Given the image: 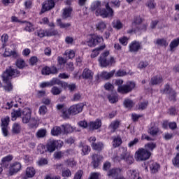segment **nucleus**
<instances>
[{"instance_id":"nucleus-1","label":"nucleus","mask_w":179,"mask_h":179,"mask_svg":"<svg viewBox=\"0 0 179 179\" xmlns=\"http://www.w3.org/2000/svg\"><path fill=\"white\" fill-rule=\"evenodd\" d=\"M106 9L101 8V3L100 1H95L92 4V10H96V16H101V17H113L114 16V10L110 8L108 3L106 5Z\"/></svg>"},{"instance_id":"nucleus-2","label":"nucleus","mask_w":179,"mask_h":179,"mask_svg":"<svg viewBox=\"0 0 179 179\" xmlns=\"http://www.w3.org/2000/svg\"><path fill=\"white\" fill-rule=\"evenodd\" d=\"M20 75V71H17V69H13L12 68H9L2 74V78L3 82L7 83L6 86H4V90L6 92H10L12 90V84L9 83V80L12 79V77L16 78V76H19Z\"/></svg>"},{"instance_id":"nucleus-3","label":"nucleus","mask_w":179,"mask_h":179,"mask_svg":"<svg viewBox=\"0 0 179 179\" xmlns=\"http://www.w3.org/2000/svg\"><path fill=\"white\" fill-rule=\"evenodd\" d=\"M122 83H124V80L121 79L115 80V85L118 86L117 92L122 94L131 93V92L135 89V86H136L135 83L132 81H128L126 84L122 85Z\"/></svg>"},{"instance_id":"nucleus-4","label":"nucleus","mask_w":179,"mask_h":179,"mask_svg":"<svg viewBox=\"0 0 179 179\" xmlns=\"http://www.w3.org/2000/svg\"><path fill=\"white\" fill-rule=\"evenodd\" d=\"M150 156H152V153L145 148H139L135 153V159L137 162H145Z\"/></svg>"},{"instance_id":"nucleus-5","label":"nucleus","mask_w":179,"mask_h":179,"mask_svg":"<svg viewBox=\"0 0 179 179\" xmlns=\"http://www.w3.org/2000/svg\"><path fill=\"white\" fill-rule=\"evenodd\" d=\"M108 55H110L109 51L104 52L102 55H101L99 58L101 66L106 68L113 65V64H115V59H114L113 57H110L109 60H107V57H108Z\"/></svg>"},{"instance_id":"nucleus-6","label":"nucleus","mask_w":179,"mask_h":179,"mask_svg":"<svg viewBox=\"0 0 179 179\" xmlns=\"http://www.w3.org/2000/svg\"><path fill=\"white\" fill-rule=\"evenodd\" d=\"M161 93L169 94V99L171 101H176L177 100V92H176L174 90L171 89L169 85H166L165 88L164 90H161Z\"/></svg>"},{"instance_id":"nucleus-7","label":"nucleus","mask_w":179,"mask_h":179,"mask_svg":"<svg viewBox=\"0 0 179 179\" xmlns=\"http://www.w3.org/2000/svg\"><path fill=\"white\" fill-rule=\"evenodd\" d=\"M63 144L64 143L61 141L50 140L46 145L48 152L52 153V152L55 150L56 148H62Z\"/></svg>"},{"instance_id":"nucleus-8","label":"nucleus","mask_w":179,"mask_h":179,"mask_svg":"<svg viewBox=\"0 0 179 179\" xmlns=\"http://www.w3.org/2000/svg\"><path fill=\"white\" fill-rule=\"evenodd\" d=\"M120 152L122 153V159H123V160H124L127 164H132V163H134V157L129 155L127 151V148L121 147L120 148Z\"/></svg>"},{"instance_id":"nucleus-9","label":"nucleus","mask_w":179,"mask_h":179,"mask_svg":"<svg viewBox=\"0 0 179 179\" xmlns=\"http://www.w3.org/2000/svg\"><path fill=\"white\" fill-rule=\"evenodd\" d=\"M21 118L23 124H29L31 119V110L29 108H24L22 111Z\"/></svg>"},{"instance_id":"nucleus-10","label":"nucleus","mask_w":179,"mask_h":179,"mask_svg":"<svg viewBox=\"0 0 179 179\" xmlns=\"http://www.w3.org/2000/svg\"><path fill=\"white\" fill-rule=\"evenodd\" d=\"M1 130L3 134V136H9V131L8 130V127L9 125L10 118L9 116L1 118Z\"/></svg>"},{"instance_id":"nucleus-11","label":"nucleus","mask_w":179,"mask_h":179,"mask_svg":"<svg viewBox=\"0 0 179 179\" xmlns=\"http://www.w3.org/2000/svg\"><path fill=\"white\" fill-rule=\"evenodd\" d=\"M103 39L102 36L94 34L87 41V45H89V47H94L95 45H97V44H100V43H103Z\"/></svg>"},{"instance_id":"nucleus-12","label":"nucleus","mask_w":179,"mask_h":179,"mask_svg":"<svg viewBox=\"0 0 179 179\" xmlns=\"http://www.w3.org/2000/svg\"><path fill=\"white\" fill-rule=\"evenodd\" d=\"M83 107H85V105L82 103L75 104V105L71 106L69 108V111L73 115H76V114H79V113H82V111L83 110Z\"/></svg>"},{"instance_id":"nucleus-13","label":"nucleus","mask_w":179,"mask_h":179,"mask_svg":"<svg viewBox=\"0 0 179 179\" xmlns=\"http://www.w3.org/2000/svg\"><path fill=\"white\" fill-rule=\"evenodd\" d=\"M55 6V3L54 2V0H48L45 1L42 6L41 13H44V12H47L48 10H51Z\"/></svg>"},{"instance_id":"nucleus-14","label":"nucleus","mask_w":179,"mask_h":179,"mask_svg":"<svg viewBox=\"0 0 179 179\" xmlns=\"http://www.w3.org/2000/svg\"><path fill=\"white\" fill-rule=\"evenodd\" d=\"M129 51L130 52H138L141 48H142V45L141 43L136 41H134L133 42L131 43L129 45Z\"/></svg>"},{"instance_id":"nucleus-15","label":"nucleus","mask_w":179,"mask_h":179,"mask_svg":"<svg viewBox=\"0 0 179 179\" xmlns=\"http://www.w3.org/2000/svg\"><path fill=\"white\" fill-rule=\"evenodd\" d=\"M22 169V164L19 162H15L11 165L10 168L9 174L10 176H13V174H16L18 171H20Z\"/></svg>"},{"instance_id":"nucleus-16","label":"nucleus","mask_w":179,"mask_h":179,"mask_svg":"<svg viewBox=\"0 0 179 179\" xmlns=\"http://www.w3.org/2000/svg\"><path fill=\"white\" fill-rule=\"evenodd\" d=\"M101 159H103L101 155H99L97 154H94L92 155V164L93 165L94 169H97V167L100 166V162L101 161Z\"/></svg>"},{"instance_id":"nucleus-17","label":"nucleus","mask_w":179,"mask_h":179,"mask_svg":"<svg viewBox=\"0 0 179 179\" xmlns=\"http://www.w3.org/2000/svg\"><path fill=\"white\" fill-rule=\"evenodd\" d=\"M101 127V120L97 119L95 120V122H91L89 124V128L91 131H93L94 129H99Z\"/></svg>"},{"instance_id":"nucleus-18","label":"nucleus","mask_w":179,"mask_h":179,"mask_svg":"<svg viewBox=\"0 0 179 179\" xmlns=\"http://www.w3.org/2000/svg\"><path fill=\"white\" fill-rule=\"evenodd\" d=\"M82 76L83 79H93V72H92L89 69H85Z\"/></svg>"},{"instance_id":"nucleus-19","label":"nucleus","mask_w":179,"mask_h":179,"mask_svg":"<svg viewBox=\"0 0 179 179\" xmlns=\"http://www.w3.org/2000/svg\"><path fill=\"white\" fill-rule=\"evenodd\" d=\"M163 82V77L161 76H156L155 77H152L150 80V83L152 85H160Z\"/></svg>"},{"instance_id":"nucleus-20","label":"nucleus","mask_w":179,"mask_h":179,"mask_svg":"<svg viewBox=\"0 0 179 179\" xmlns=\"http://www.w3.org/2000/svg\"><path fill=\"white\" fill-rule=\"evenodd\" d=\"M72 15V8L69 7L64 9L62 17L63 19H68V17H71Z\"/></svg>"},{"instance_id":"nucleus-21","label":"nucleus","mask_w":179,"mask_h":179,"mask_svg":"<svg viewBox=\"0 0 179 179\" xmlns=\"http://www.w3.org/2000/svg\"><path fill=\"white\" fill-rule=\"evenodd\" d=\"M113 148H118L122 143V139H121V136H113Z\"/></svg>"},{"instance_id":"nucleus-22","label":"nucleus","mask_w":179,"mask_h":179,"mask_svg":"<svg viewBox=\"0 0 179 179\" xmlns=\"http://www.w3.org/2000/svg\"><path fill=\"white\" fill-rule=\"evenodd\" d=\"M114 73H115V71H111L109 73L107 71H103L101 73V78H102V79L108 80L113 78V76H114Z\"/></svg>"},{"instance_id":"nucleus-23","label":"nucleus","mask_w":179,"mask_h":179,"mask_svg":"<svg viewBox=\"0 0 179 179\" xmlns=\"http://www.w3.org/2000/svg\"><path fill=\"white\" fill-rule=\"evenodd\" d=\"M104 48H106V45H102L99 48H97L93 50V51L91 54V57L96 58V57H97V55H99V51H103V50H104Z\"/></svg>"},{"instance_id":"nucleus-24","label":"nucleus","mask_w":179,"mask_h":179,"mask_svg":"<svg viewBox=\"0 0 179 179\" xmlns=\"http://www.w3.org/2000/svg\"><path fill=\"white\" fill-rule=\"evenodd\" d=\"M121 173V169H113L108 171V176L109 177H118L120 176V173Z\"/></svg>"},{"instance_id":"nucleus-25","label":"nucleus","mask_w":179,"mask_h":179,"mask_svg":"<svg viewBox=\"0 0 179 179\" xmlns=\"http://www.w3.org/2000/svg\"><path fill=\"white\" fill-rule=\"evenodd\" d=\"M26 176L28 178H33V176H36V169L33 167L27 168Z\"/></svg>"},{"instance_id":"nucleus-26","label":"nucleus","mask_w":179,"mask_h":179,"mask_svg":"<svg viewBox=\"0 0 179 179\" xmlns=\"http://www.w3.org/2000/svg\"><path fill=\"white\" fill-rule=\"evenodd\" d=\"M120 122L118 120H115L112 122L109 126V129H112V132H115L117 129L120 127Z\"/></svg>"},{"instance_id":"nucleus-27","label":"nucleus","mask_w":179,"mask_h":179,"mask_svg":"<svg viewBox=\"0 0 179 179\" xmlns=\"http://www.w3.org/2000/svg\"><path fill=\"white\" fill-rule=\"evenodd\" d=\"M150 169L152 173H157L159 169H160V165L156 162H151V164H150Z\"/></svg>"},{"instance_id":"nucleus-28","label":"nucleus","mask_w":179,"mask_h":179,"mask_svg":"<svg viewBox=\"0 0 179 179\" xmlns=\"http://www.w3.org/2000/svg\"><path fill=\"white\" fill-rule=\"evenodd\" d=\"M20 131H22V126L19 123H14L12 127L13 134H20Z\"/></svg>"},{"instance_id":"nucleus-29","label":"nucleus","mask_w":179,"mask_h":179,"mask_svg":"<svg viewBox=\"0 0 179 179\" xmlns=\"http://www.w3.org/2000/svg\"><path fill=\"white\" fill-rule=\"evenodd\" d=\"M113 26L114 29H116V30H121L124 27V24L120 20H115L113 22Z\"/></svg>"},{"instance_id":"nucleus-30","label":"nucleus","mask_w":179,"mask_h":179,"mask_svg":"<svg viewBox=\"0 0 179 179\" xmlns=\"http://www.w3.org/2000/svg\"><path fill=\"white\" fill-rule=\"evenodd\" d=\"M178 45H179V38H177L173 40L169 44L171 51H174V50L177 48Z\"/></svg>"},{"instance_id":"nucleus-31","label":"nucleus","mask_w":179,"mask_h":179,"mask_svg":"<svg viewBox=\"0 0 179 179\" xmlns=\"http://www.w3.org/2000/svg\"><path fill=\"white\" fill-rule=\"evenodd\" d=\"M3 55L4 57H12L13 55L15 58H16V57H17V53L15 50L13 51L10 49L6 48Z\"/></svg>"},{"instance_id":"nucleus-32","label":"nucleus","mask_w":179,"mask_h":179,"mask_svg":"<svg viewBox=\"0 0 179 179\" xmlns=\"http://www.w3.org/2000/svg\"><path fill=\"white\" fill-rule=\"evenodd\" d=\"M124 106L126 108H129L131 109L132 108V107H134V106H135V103H134V101L133 100H131L129 99H126L124 101Z\"/></svg>"},{"instance_id":"nucleus-33","label":"nucleus","mask_w":179,"mask_h":179,"mask_svg":"<svg viewBox=\"0 0 179 179\" xmlns=\"http://www.w3.org/2000/svg\"><path fill=\"white\" fill-rule=\"evenodd\" d=\"M57 26L60 27V29H69V27H71L72 24L70 22L68 23H64L61 20V19L57 20Z\"/></svg>"},{"instance_id":"nucleus-34","label":"nucleus","mask_w":179,"mask_h":179,"mask_svg":"<svg viewBox=\"0 0 179 179\" xmlns=\"http://www.w3.org/2000/svg\"><path fill=\"white\" fill-rule=\"evenodd\" d=\"M51 134L54 136H58V135L62 134V130H61V127L56 126L52 129Z\"/></svg>"},{"instance_id":"nucleus-35","label":"nucleus","mask_w":179,"mask_h":179,"mask_svg":"<svg viewBox=\"0 0 179 179\" xmlns=\"http://www.w3.org/2000/svg\"><path fill=\"white\" fill-rule=\"evenodd\" d=\"M71 114L72 113H71L69 109L63 108L62 110V117L64 120H68L71 117Z\"/></svg>"},{"instance_id":"nucleus-36","label":"nucleus","mask_w":179,"mask_h":179,"mask_svg":"<svg viewBox=\"0 0 179 179\" xmlns=\"http://www.w3.org/2000/svg\"><path fill=\"white\" fill-rule=\"evenodd\" d=\"M13 159V157H12V155H8L4 157L1 159V166H8V164L6 163H9V162H12Z\"/></svg>"},{"instance_id":"nucleus-37","label":"nucleus","mask_w":179,"mask_h":179,"mask_svg":"<svg viewBox=\"0 0 179 179\" xmlns=\"http://www.w3.org/2000/svg\"><path fill=\"white\" fill-rule=\"evenodd\" d=\"M156 143H148L145 145V150H147V152H153V150L156 149Z\"/></svg>"},{"instance_id":"nucleus-38","label":"nucleus","mask_w":179,"mask_h":179,"mask_svg":"<svg viewBox=\"0 0 179 179\" xmlns=\"http://www.w3.org/2000/svg\"><path fill=\"white\" fill-rule=\"evenodd\" d=\"M149 105V101H144L143 102H139L138 103V110H145V108H148V106Z\"/></svg>"},{"instance_id":"nucleus-39","label":"nucleus","mask_w":179,"mask_h":179,"mask_svg":"<svg viewBox=\"0 0 179 179\" xmlns=\"http://www.w3.org/2000/svg\"><path fill=\"white\" fill-rule=\"evenodd\" d=\"M62 127L66 134H71V132H73V127H72L71 124H62Z\"/></svg>"},{"instance_id":"nucleus-40","label":"nucleus","mask_w":179,"mask_h":179,"mask_svg":"<svg viewBox=\"0 0 179 179\" xmlns=\"http://www.w3.org/2000/svg\"><path fill=\"white\" fill-rule=\"evenodd\" d=\"M20 115L22 116L20 109L14 110L13 113H11L12 121H16V118H17V117H20Z\"/></svg>"},{"instance_id":"nucleus-41","label":"nucleus","mask_w":179,"mask_h":179,"mask_svg":"<svg viewBox=\"0 0 179 179\" xmlns=\"http://www.w3.org/2000/svg\"><path fill=\"white\" fill-rule=\"evenodd\" d=\"M16 66L19 69H23L26 66V62L22 59H17L16 61Z\"/></svg>"},{"instance_id":"nucleus-42","label":"nucleus","mask_w":179,"mask_h":179,"mask_svg":"<svg viewBox=\"0 0 179 179\" xmlns=\"http://www.w3.org/2000/svg\"><path fill=\"white\" fill-rule=\"evenodd\" d=\"M46 37H51L52 36H57L58 34V31L55 29H45Z\"/></svg>"},{"instance_id":"nucleus-43","label":"nucleus","mask_w":179,"mask_h":179,"mask_svg":"<svg viewBox=\"0 0 179 179\" xmlns=\"http://www.w3.org/2000/svg\"><path fill=\"white\" fill-rule=\"evenodd\" d=\"M92 146L94 150L98 151L102 150L103 148H104V145L101 142L93 143Z\"/></svg>"},{"instance_id":"nucleus-44","label":"nucleus","mask_w":179,"mask_h":179,"mask_svg":"<svg viewBox=\"0 0 179 179\" xmlns=\"http://www.w3.org/2000/svg\"><path fill=\"white\" fill-rule=\"evenodd\" d=\"M155 44L162 47H167V45H169V43H167V41H166L164 38L157 39Z\"/></svg>"},{"instance_id":"nucleus-45","label":"nucleus","mask_w":179,"mask_h":179,"mask_svg":"<svg viewBox=\"0 0 179 179\" xmlns=\"http://www.w3.org/2000/svg\"><path fill=\"white\" fill-rule=\"evenodd\" d=\"M46 134H47V130H45V129H41L36 132V138H44Z\"/></svg>"},{"instance_id":"nucleus-46","label":"nucleus","mask_w":179,"mask_h":179,"mask_svg":"<svg viewBox=\"0 0 179 179\" xmlns=\"http://www.w3.org/2000/svg\"><path fill=\"white\" fill-rule=\"evenodd\" d=\"M96 27L97 30H99V31H104V29H106V27H107V25L106 24L105 22H100L96 24Z\"/></svg>"},{"instance_id":"nucleus-47","label":"nucleus","mask_w":179,"mask_h":179,"mask_svg":"<svg viewBox=\"0 0 179 179\" xmlns=\"http://www.w3.org/2000/svg\"><path fill=\"white\" fill-rule=\"evenodd\" d=\"M159 132V128L156 127H152L148 129V134L150 135H152V136H155L157 135V133Z\"/></svg>"},{"instance_id":"nucleus-48","label":"nucleus","mask_w":179,"mask_h":179,"mask_svg":"<svg viewBox=\"0 0 179 179\" xmlns=\"http://www.w3.org/2000/svg\"><path fill=\"white\" fill-rule=\"evenodd\" d=\"M80 148H82V152L84 155H89V152H90V147H89V145H80Z\"/></svg>"},{"instance_id":"nucleus-49","label":"nucleus","mask_w":179,"mask_h":179,"mask_svg":"<svg viewBox=\"0 0 179 179\" xmlns=\"http://www.w3.org/2000/svg\"><path fill=\"white\" fill-rule=\"evenodd\" d=\"M62 92V90H61V89L58 87L55 86L51 89V93H52L54 96H58V94H61Z\"/></svg>"},{"instance_id":"nucleus-50","label":"nucleus","mask_w":179,"mask_h":179,"mask_svg":"<svg viewBox=\"0 0 179 179\" xmlns=\"http://www.w3.org/2000/svg\"><path fill=\"white\" fill-rule=\"evenodd\" d=\"M25 31H29V33H31L34 30V27H33V24L30 22H27L25 28Z\"/></svg>"},{"instance_id":"nucleus-51","label":"nucleus","mask_w":179,"mask_h":179,"mask_svg":"<svg viewBox=\"0 0 179 179\" xmlns=\"http://www.w3.org/2000/svg\"><path fill=\"white\" fill-rule=\"evenodd\" d=\"M36 36H38V37H40V38H43V37H45V30L44 29H39L36 31H35Z\"/></svg>"},{"instance_id":"nucleus-52","label":"nucleus","mask_w":179,"mask_h":179,"mask_svg":"<svg viewBox=\"0 0 179 179\" xmlns=\"http://www.w3.org/2000/svg\"><path fill=\"white\" fill-rule=\"evenodd\" d=\"M29 127L30 128H36L37 127V120L34 117H31V120H29Z\"/></svg>"},{"instance_id":"nucleus-53","label":"nucleus","mask_w":179,"mask_h":179,"mask_svg":"<svg viewBox=\"0 0 179 179\" xmlns=\"http://www.w3.org/2000/svg\"><path fill=\"white\" fill-rule=\"evenodd\" d=\"M42 75H50L51 74V68L48 66H45L42 69L41 71Z\"/></svg>"},{"instance_id":"nucleus-54","label":"nucleus","mask_w":179,"mask_h":179,"mask_svg":"<svg viewBox=\"0 0 179 179\" xmlns=\"http://www.w3.org/2000/svg\"><path fill=\"white\" fill-rule=\"evenodd\" d=\"M172 163L175 167H179V152L176 154V156L172 160Z\"/></svg>"},{"instance_id":"nucleus-55","label":"nucleus","mask_w":179,"mask_h":179,"mask_svg":"<svg viewBox=\"0 0 179 179\" xmlns=\"http://www.w3.org/2000/svg\"><path fill=\"white\" fill-rule=\"evenodd\" d=\"M65 55L68 56L69 59H72V58H75V51L66 50L65 52Z\"/></svg>"},{"instance_id":"nucleus-56","label":"nucleus","mask_w":179,"mask_h":179,"mask_svg":"<svg viewBox=\"0 0 179 179\" xmlns=\"http://www.w3.org/2000/svg\"><path fill=\"white\" fill-rule=\"evenodd\" d=\"M148 65H149V63H148V62L142 61V62H139V64L138 65V68L139 69H143L146 68V66H148Z\"/></svg>"},{"instance_id":"nucleus-57","label":"nucleus","mask_w":179,"mask_h":179,"mask_svg":"<svg viewBox=\"0 0 179 179\" xmlns=\"http://www.w3.org/2000/svg\"><path fill=\"white\" fill-rule=\"evenodd\" d=\"M119 42L122 45H127L128 44V38H127V36H123L119 38Z\"/></svg>"},{"instance_id":"nucleus-58","label":"nucleus","mask_w":179,"mask_h":179,"mask_svg":"<svg viewBox=\"0 0 179 179\" xmlns=\"http://www.w3.org/2000/svg\"><path fill=\"white\" fill-rule=\"evenodd\" d=\"M108 99L110 103H117L118 101V98L114 95H109L108 96Z\"/></svg>"},{"instance_id":"nucleus-59","label":"nucleus","mask_w":179,"mask_h":179,"mask_svg":"<svg viewBox=\"0 0 179 179\" xmlns=\"http://www.w3.org/2000/svg\"><path fill=\"white\" fill-rule=\"evenodd\" d=\"M49 83L51 86H54V85H61V81L58 78H53L50 81H49Z\"/></svg>"},{"instance_id":"nucleus-60","label":"nucleus","mask_w":179,"mask_h":179,"mask_svg":"<svg viewBox=\"0 0 179 179\" xmlns=\"http://www.w3.org/2000/svg\"><path fill=\"white\" fill-rule=\"evenodd\" d=\"M48 164V161L45 158H41L38 161V166H45Z\"/></svg>"},{"instance_id":"nucleus-61","label":"nucleus","mask_w":179,"mask_h":179,"mask_svg":"<svg viewBox=\"0 0 179 179\" xmlns=\"http://www.w3.org/2000/svg\"><path fill=\"white\" fill-rule=\"evenodd\" d=\"M62 177H71V176H72V173L69 169H66L62 171Z\"/></svg>"},{"instance_id":"nucleus-62","label":"nucleus","mask_w":179,"mask_h":179,"mask_svg":"<svg viewBox=\"0 0 179 179\" xmlns=\"http://www.w3.org/2000/svg\"><path fill=\"white\" fill-rule=\"evenodd\" d=\"M66 87L70 90V92H73L76 89V84H66Z\"/></svg>"},{"instance_id":"nucleus-63","label":"nucleus","mask_w":179,"mask_h":179,"mask_svg":"<svg viewBox=\"0 0 179 179\" xmlns=\"http://www.w3.org/2000/svg\"><path fill=\"white\" fill-rule=\"evenodd\" d=\"M110 167H111V163H110L108 162H106L103 164V170H104V171H107V170H110Z\"/></svg>"},{"instance_id":"nucleus-64","label":"nucleus","mask_w":179,"mask_h":179,"mask_svg":"<svg viewBox=\"0 0 179 179\" xmlns=\"http://www.w3.org/2000/svg\"><path fill=\"white\" fill-rule=\"evenodd\" d=\"M83 174V171H78L74 176L73 179H80L82 178V176Z\"/></svg>"}]
</instances>
